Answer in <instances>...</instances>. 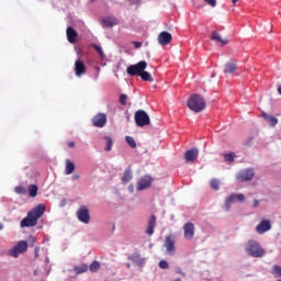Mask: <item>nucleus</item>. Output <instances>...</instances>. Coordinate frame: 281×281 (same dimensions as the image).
<instances>
[{"instance_id": "1", "label": "nucleus", "mask_w": 281, "mask_h": 281, "mask_svg": "<svg viewBox=\"0 0 281 281\" xmlns=\"http://www.w3.org/2000/svg\"><path fill=\"white\" fill-rule=\"evenodd\" d=\"M45 210H46L45 204H38L37 206H35L33 210H31L27 213L26 217H24L21 221L20 226L21 227H36V225L38 224V218H41L43 216V214H45Z\"/></svg>"}, {"instance_id": "2", "label": "nucleus", "mask_w": 281, "mask_h": 281, "mask_svg": "<svg viewBox=\"0 0 281 281\" xmlns=\"http://www.w3.org/2000/svg\"><path fill=\"white\" fill-rule=\"evenodd\" d=\"M245 251L252 258H262L266 254L265 248L256 240H249L245 246Z\"/></svg>"}, {"instance_id": "3", "label": "nucleus", "mask_w": 281, "mask_h": 281, "mask_svg": "<svg viewBox=\"0 0 281 281\" xmlns=\"http://www.w3.org/2000/svg\"><path fill=\"white\" fill-rule=\"evenodd\" d=\"M188 106L194 113H201L205 110V99L201 94H192L188 100Z\"/></svg>"}, {"instance_id": "4", "label": "nucleus", "mask_w": 281, "mask_h": 281, "mask_svg": "<svg viewBox=\"0 0 281 281\" xmlns=\"http://www.w3.org/2000/svg\"><path fill=\"white\" fill-rule=\"evenodd\" d=\"M25 251H27V241L20 240L13 248L8 251V256L11 258H19V256H21V254H25Z\"/></svg>"}, {"instance_id": "5", "label": "nucleus", "mask_w": 281, "mask_h": 281, "mask_svg": "<svg viewBox=\"0 0 281 281\" xmlns=\"http://www.w3.org/2000/svg\"><path fill=\"white\" fill-rule=\"evenodd\" d=\"M148 64L144 60L138 61L136 65H131L126 68L128 76H139L142 71L146 70Z\"/></svg>"}, {"instance_id": "6", "label": "nucleus", "mask_w": 281, "mask_h": 281, "mask_svg": "<svg viewBox=\"0 0 281 281\" xmlns=\"http://www.w3.org/2000/svg\"><path fill=\"white\" fill-rule=\"evenodd\" d=\"M77 218L80 221V223H83V225H89L91 223V214L89 213V207L81 205L77 210Z\"/></svg>"}, {"instance_id": "7", "label": "nucleus", "mask_w": 281, "mask_h": 281, "mask_svg": "<svg viewBox=\"0 0 281 281\" xmlns=\"http://www.w3.org/2000/svg\"><path fill=\"white\" fill-rule=\"evenodd\" d=\"M135 122L137 126H148L150 124V116L144 110H138L135 113Z\"/></svg>"}, {"instance_id": "8", "label": "nucleus", "mask_w": 281, "mask_h": 281, "mask_svg": "<svg viewBox=\"0 0 281 281\" xmlns=\"http://www.w3.org/2000/svg\"><path fill=\"white\" fill-rule=\"evenodd\" d=\"M176 239H175V236L172 235H168L166 238H165V244H164V247L167 251V254L169 256H175L176 251H177V247L175 246L176 244Z\"/></svg>"}, {"instance_id": "9", "label": "nucleus", "mask_w": 281, "mask_h": 281, "mask_svg": "<svg viewBox=\"0 0 281 281\" xmlns=\"http://www.w3.org/2000/svg\"><path fill=\"white\" fill-rule=\"evenodd\" d=\"M153 186V177L143 176L136 183V190L142 192L143 190H148Z\"/></svg>"}, {"instance_id": "10", "label": "nucleus", "mask_w": 281, "mask_h": 281, "mask_svg": "<svg viewBox=\"0 0 281 281\" xmlns=\"http://www.w3.org/2000/svg\"><path fill=\"white\" fill-rule=\"evenodd\" d=\"M92 124L97 128H104L106 126V114L98 113L92 117Z\"/></svg>"}, {"instance_id": "11", "label": "nucleus", "mask_w": 281, "mask_h": 281, "mask_svg": "<svg viewBox=\"0 0 281 281\" xmlns=\"http://www.w3.org/2000/svg\"><path fill=\"white\" fill-rule=\"evenodd\" d=\"M235 201H239V203H243V201H245V194H243V193H239V194L233 193V194H231V195L226 199V202H225V206H226V210H227V211H229V209L232 207V204H233Z\"/></svg>"}, {"instance_id": "12", "label": "nucleus", "mask_w": 281, "mask_h": 281, "mask_svg": "<svg viewBox=\"0 0 281 281\" xmlns=\"http://www.w3.org/2000/svg\"><path fill=\"white\" fill-rule=\"evenodd\" d=\"M251 179H254L252 169H245L237 175V181H239V183H243L245 181H251Z\"/></svg>"}, {"instance_id": "13", "label": "nucleus", "mask_w": 281, "mask_h": 281, "mask_svg": "<svg viewBox=\"0 0 281 281\" xmlns=\"http://www.w3.org/2000/svg\"><path fill=\"white\" fill-rule=\"evenodd\" d=\"M199 159V149L193 148L184 153V160L187 164H194Z\"/></svg>"}, {"instance_id": "14", "label": "nucleus", "mask_w": 281, "mask_h": 281, "mask_svg": "<svg viewBox=\"0 0 281 281\" xmlns=\"http://www.w3.org/2000/svg\"><path fill=\"white\" fill-rule=\"evenodd\" d=\"M271 229V221L261 220L260 223L256 226L257 234H266Z\"/></svg>"}, {"instance_id": "15", "label": "nucleus", "mask_w": 281, "mask_h": 281, "mask_svg": "<svg viewBox=\"0 0 281 281\" xmlns=\"http://www.w3.org/2000/svg\"><path fill=\"white\" fill-rule=\"evenodd\" d=\"M183 232L186 240H192V238H194V224L192 222L186 223Z\"/></svg>"}, {"instance_id": "16", "label": "nucleus", "mask_w": 281, "mask_h": 281, "mask_svg": "<svg viewBox=\"0 0 281 281\" xmlns=\"http://www.w3.org/2000/svg\"><path fill=\"white\" fill-rule=\"evenodd\" d=\"M172 42V34L168 33V31H164L158 35L159 45H170Z\"/></svg>"}, {"instance_id": "17", "label": "nucleus", "mask_w": 281, "mask_h": 281, "mask_svg": "<svg viewBox=\"0 0 281 281\" xmlns=\"http://www.w3.org/2000/svg\"><path fill=\"white\" fill-rule=\"evenodd\" d=\"M75 74L78 77L85 76V74H87V66H85V63L80 59L75 61Z\"/></svg>"}, {"instance_id": "18", "label": "nucleus", "mask_w": 281, "mask_h": 281, "mask_svg": "<svg viewBox=\"0 0 281 281\" xmlns=\"http://www.w3.org/2000/svg\"><path fill=\"white\" fill-rule=\"evenodd\" d=\"M155 227H157V217L155 215H151L148 220L146 234H148V236H153V234H155Z\"/></svg>"}, {"instance_id": "19", "label": "nucleus", "mask_w": 281, "mask_h": 281, "mask_svg": "<svg viewBox=\"0 0 281 281\" xmlns=\"http://www.w3.org/2000/svg\"><path fill=\"white\" fill-rule=\"evenodd\" d=\"M211 41H215V43H221V45H228L229 44V40L225 38L223 40V37L221 36V33L213 31L211 34Z\"/></svg>"}, {"instance_id": "20", "label": "nucleus", "mask_w": 281, "mask_h": 281, "mask_svg": "<svg viewBox=\"0 0 281 281\" xmlns=\"http://www.w3.org/2000/svg\"><path fill=\"white\" fill-rule=\"evenodd\" d=\"M238 69V63L236 60H232L225 64L224 74H234Z\"/></svg>"}, {"instance_id": "21", "label": "nucleus", "mask_w": 281, "mask_h": 281, "mask_svg": "<svg viewBox=\"0 0 281 281\" xmlns=\"http://www.w3.org/2000/svg\"><path fill=\"white\" fill-rule=\"evenodd\" d=\"M68 42L76 43V38H78V32L74 30V27L68 26L66 30Z\"/></svg>"}, {"instance_id": "22", "label": "nucleus", "mask_w": 281, "mask_h": 281, "mask_svg": "<svg viewBox=\"0 0 281 281\" xmlns=\"http://www.w3.org/2000/svg\"><path fill=\"white\" fill-rule=\"evenodd\" d=\"M262 117L265 122H267V124H269L270 126H276V124H278V117L273 115H269L266 112H262Z\"/></svg>"}, {"instance_id": "23", "label": "nucleus", "mask_w": 281, "mask_h": 281, "mask_svg": "<svg viewBox=\"0 0 281 281\" xmlns=\"http://www.w3.org/2000/svg\"><path fill=\"white\" fill-rule=\"evenodd\" d=\"M132 179H133V171L131 170V168L125 169L123 177H122V183L126 184Z\"/></svg>"}, {"instance_id": "24", "label": "nucleus", "mask_w": 281, "mask_h": 281, "mask_svg": "<svg viewBox=\"0 0 281 281\" xmlns=\"http://www.w3.org/2000/svg\"><path fill=\"white\" fill-rule=\"evenodd\" d=\"M75 170H76V165L74 162H71V160L67 159L66 160L65 173L66 175H72Z\"/></svg>"}, {"instance_id": "25", "label": "nucleus", "mask_w": 281, "mask_h": 281, "mask_svg": "<svg viewBox=\"0 0 281 281\" xmlns=\"http://www.w3.org/2000/svg\"><path fill=\"white\" fill-rule=\"evenodd\" d=\"M75 273H77V276H80V273H87V271H89V266L87 263H82L81 266H76L74 268Z\"/></svg>"}, {"instance_id": "26", "label": "nucleus", "mask_w": 281, "mask_h": 281, "mask_svg": "<svg viewBox=\"0 0 281 281\" xmlns=\"http://www.w3.org/2000/svg\"><path fill=\"white\" fill-rule=\"evenodd\" d=\"M139 78H142V80H144V82H154L155 79H153V76L150 75V72L143 70L139 75Z\"/></svg>"}, {"instance_id": "27", "label": "nucleus", "mask_w": 281, "mask_h": 281, "mask_svg": "<svg viewBox=\"0 0 281 281\" xmlns=\"http://www.w3.org/2000/svg\"><path fill=\"white\" fill-rule=\"evenodd\" d=\"M103 139L105 140V153H111L113 148V138H111V136H105Z\"/></svg>"}, {"instance_id": "28", "label": "nucleus", "mask_w": 281, "mask_h": 281, "mask_svg": "<svg viewBox=\"0 0 281 281\" xmlns=\"http://www.w3.org/2000/svg\"><path fill=\"white\" fill-rule=\"evenodd\" d=\"M27 190H29V196H32V198L37 196V194H38V187L36 184H31L27 188Z\"/></svg>"}, {"instance_id": "29", "label": "nucleus", "mask_w": 281, "mask_h": 281, "mask_svg": "<svg viewBox=\"0 0 281 281\" xmlns=\"http://www.w3.org/2000/svg\"><path fill=\"white\" fill-rule=\"evenodd\" d=\"M103 27H113L115 25V20L111 18H106L102 20Z\"/></svg>"}, {"instance_id": "30", "label": "nucleus", "mask_w": 281, "mask_h": 281, "mask_svg": "<svg viewBox=\"0 0 281 281\" xmlns=\"http://www.w3.org/2000/svg\"><path fill=\"white\" fill-rule=\"evenodd\" d=\"M210 187L212 188V190H221V181L214 178L210 181Z\"/></svg>"}, {"instance_id": "31", "label": "nucleus", "mask_w": 281, "mask_h": 281, "mask_svg": "<svg viewBox=\"0 0 281 281\" xmlns=\"http://www.w3.org/2000/svg\"><path fill=\"white\" fill-rule=\"evenodd\" d=\"M130 260H132V262H135L136 265H142L144 262V259H142V256H139L138 254H133L130 257Z\"/></svg>"}, {"instance_id": "32", "label": "nucleus", "mask_w": 281, "mask_h": 281, "mask_svg": "<svg viewBox=\"0 0 281 281\" xmlns=\"http://www.w3.org/2000/svg\"><path fill=\"white\" fill-rule=\"evenodd\" d=\"M100 261H93L90 266H89V270L92 272V273H97V271H100Z\"/></svg>"}, {"instance_id": "33", "label": "nucleus", "mask_w": 281, "mask_h": 281, "mask_svg": "<svg viewBox=\"0 0 281 281\" xmlns=\"http://www.w3.org/2000/svg\"><path fill=\"white\" fill-rule=\"evenodd\" d=\"M125 142L128 143V146H131V148H137V143L135 142V138H133V136H126Z\"/></svg>"}, {"instance_id": "34", "label": "nucleus", "mask_w": 281, "mask_h": 281, "mask_svg": "<svg viewBox=\"0 0 281 281\" xmlns=\"http://www.w3.org/2000/svg\"><path fill=\"white\" fill-rule=\"evenodd\" d=\"M92 47L99 54L100 58H104V50H102V46L98 44H92Z\"/></svg>"}, {"instance_id": "35", "label": "nucleus", "mask_w": 281, "mask_h": 281, "mask_svg": "<svg viewBox=\"0 0 281 281\" xmlns=\"http://www.w3.org/2000/svg\"><path fill=\"white\" fill-rule=\"evenodd\" d=\"M272 274L276 278H280L281 277V267L280 266H273L272 268Z\"/></svg>"}, {"instance_id": "36", "label": "nucleus", "mask_w": 281, "mask_h": 281, "mask_svg": "<svg viewBox=\"0 0 281 281\" xmlns=\"http://www.w3.org/2000/svg\"><path fill=\"white\" fill-rule=\"evenodd\" d=\"M14 192L16 194H25L27 192V190L23 186H18L14 188Z\"/></svg>"}, {"instance_id": "37", "label": "nucleus", "mask_w": 281, "mask_h": 281, "mask_svg": "<svg viewBox=\"0 0 281 281\" xmlns=\"http://www.w3.org/2000/svg\"><path fill=\"white\" fill-rule=\"evenodd\" d=\"M235 157H236V155L234 153L224 155L225 161H228L229 164H233Z\"/></svg>"}, {"instance_id": "38", "label": "nucleus", "mask_w": 281, "mask_h": 281, "mask_svg": "<svg viewBox=\"0 0 281 281\" xmlns=\"http://www.w3.org/2000/svg\"><path fill=\"white\" fill-rule=\"evenodd\" d=\"M126 100H128V97L126 94H121L120 95V103L123 105V106H126Z\"/></svg>"}, {"instance_id": "39", "label": "nucleus", "mask_w": 281, "mask_h": 281, "mask_svg": "<svg viewBox=\"0 0 281 281\" xmlns=\"http://www.w3.org/2000/svg\"><path fill=\"white\" fill-rule=\"evenodd\" d=\"M159 267H160V269H168L170 266H169L168 261L161 260L159 262Z\"/></svg>"}, {"instance_id": "40", "label": "nucleus", "mask_w": 281, "mask_h": 281, "mask_svg": "<svg viewBox=\"0 0 281 281\" xmlns=\"http://www.w3.org/2000/svg\"><path fill=\"white\" fill-rule=\"evenodd\" d=\"M211 8H216V0H204Z\"/></svg>"}, {"instance_id": "41", "label": "nucleus", "mask_w": 281, "mask_h": 281, "mask_svg": "<svg viewBox=\"0 0 281 281\" xmlns=\"http://www.w3.org/2000/svg\"><path fill=\"white\" fill-rule=\"evenodd\" d=\"M75 146H76V143L74 140L68 142L69 148H75Z\"/></svg>"}, {"instance_id": "42", "label": "nucleus", "mask_w": 281, "mask_h": 281, "mask_svg": "<svg viewBox=\"0 0 281 281\" xmlns=\"http://www.w3.org/2000/svg\"><path fill=\"white\" fill-rule=\"evenodd\" d=\"M258 205H260V201L254 200L252 207H258Z\"/></svg>"}, {"instance_id": "43", "label": "nucleus", "mask_w": 281, "mask_h": 281, "mask_svg": "<svg viewBox=\"0 0 281 281\" xmlns=\"http://www.w3.org/2000/svg\"><path fill=\"white\" fill-rule=\"evenodd\" d=\"M134 46L136 47V49H139V47H142V43H139V42H134Z\"/></svg>"}, {"instance_id": "44", "label": "nucleus", "mask_w": 281, "mask_h": 281, "mask_svg": "<svg viewBox=\"0 0 281 281\" xmlns=\"http://www.w3.org/2000/svg\"><path fill=\"white\" fill-rule=\"evenodd\" d=\"M78 179H80V176H79V175H74V176H72V181H78Z\"/></svg>"}, {"instance_id": "45", "label": "nucleus", "mask_w": 281, "mask_h": 281, "mask_svg": "<svg viewBox=\"0 0 281 281\" xmlns=\"http://www.w3.org/2000/svg\"><path fill=\"white\" fill-rule=\"evenodd\" d=\"M239 0H232V3H234V5H236V3H238Z\"/></svg>"}, {"instance_id": "46", "label": "nucleus", "mask_w": 281, "mask_h": 281, "mask_svg": "<svg viewBox=\"0 0 281 281\" xmlns=\"http://www.w3.org/2000/svg\"><path fill=\"white\" fill-rule=\"evenodd\" d=\"M278 93L281 95V86L278 87Z\"/></svg>"}, {"instance_id": "47", "label": "nucleus", "mask_w": 281, "mask_h": 281, "mask_svg": "<svg viewBox=\"0 0 281 281\" xmlns=\"http://www.w3.org/2000/svg\"><path fill=\"white\" fill-rule=\"evenodd\" d=\"M1 229H3V224L0 223V232H1Z\"/></svg>"}, {"instance_id": "48", "label": "nucleus", "mask_w": 281, "mask_h": 281, "mask_svg": "<svg viewBox=\"0 0 281 281\" xmlns=\"http://www.w3.org/2000/svg\"><path fill=\"white\" fill-rule=\"evenodd\" d=\"M127 269H131V263H126Z\"/></svg>"}, {"instance_id": "49", "label": "nucleus", "mask_w": 281, "mask_h": 281, "mask_svg": "<svg viewBox=\"0 0 281 281\" xmlns=\"http://www.w3.org/2000/svg\"><path fill=\"white\" fill-rule=\"evenodd\" d=\"M180 273H181L182 276H186V273H183V272H181V271H180Z\"/></svg>"}, {"instance_id": "50", "label": "nucleus", "mask_w": 281, "mask_h": 281, "mask_svg": "<svg viewBox=\"0 0 281 281\" xmlns=\"http://www.w3.org/2000/svg\"><path fill=\"white\" fill-rule=\"evenodd\" d=\"M277 281H281V279L277 280Z\"/></svg>"}]
</instances>
